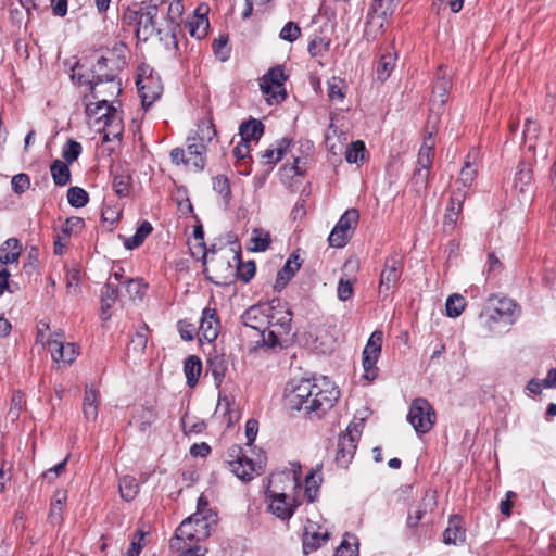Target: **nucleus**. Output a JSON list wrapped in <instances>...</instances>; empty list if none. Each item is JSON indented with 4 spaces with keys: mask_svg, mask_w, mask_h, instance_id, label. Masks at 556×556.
Listing matches in <instances>:
<instances>
[{
    "mask_svg": "<svg viewBox=\"0 0 556 556\" xmlns=\"http://www.w3.org/2000/svg\"><path fill=\"white\" fill-rule=\"evenodd\" d=\"M520 306L505 295L492 294L479 314L480 327L485 334H503L520 316Z\"/></svg>",
    "mask_w": 556,
    "mask_h": 556,
    "instance_id": "1",
    "label": "nucleus"
},
{
    "mask_svg": "<svg viewBox=\"0 0 556 556\" xmlns=\"http://www.w3.org/2000/svg\"><path fill=\"white\" fill-rule=\"evenodd\" d=\"M339 397V390L327 377L316 381L313 396L305 406L306 413H315L318 416L329 410Z\"/></svg>",
    "mask_w": 556,
    "mask_h": 556,
    "instance_id": "2",
    "label": "nucleus"
},
{
    "mask_svg": "<svg viewBox=\"0 0 556 556\" xmlns=\"http://www.w3.org/2000/svg\"><path fill=\"white\" fill-rule=\"evenodd\" d=\"M287 76L282 66H275L270 68L261 79L260 88L268 104H278L285 100L287 92L285 83Z\"/></svg>",
    "mask_w": 556,
    "mask_h": 556,
    "instance_id": "3",
    "label": "nucleus"
},
{
    "mask_svg": "<svg viewBox=\"0 0 556 556\" xmlns=\"http://www.w3.org/2000/svg\"><path fill=\"white\" fill-rule=\"evenodd\" d=\"M435 413L430 403L422 397L415 399L407 414V421L418 434L427 433L434 425Z\"/></svg>",
    "mask_w": 556,
    "mask_h": 556,
    "instance_id": "4",
    "label": "nucleus"
},
{
    "mask_svg": "<svg viewBox=\"0 0 556 556\" xmlns=\"http://www.w3.org/2000/svg\"><path fill=\"white\" fill-rule=\"evenodd\" d=\"M227 465L229 470L240 480L250 481L261 475V466H256L252 459L242 453L239 445H232L228 451Z\"/></svg>",
    "mask_w": 556,
    "mask_h": 556,
    "instance_id": "5",
    "label": "nucleus"
},
{
    "mask_svg": "<svg viewBox=\"0 0 556 556\" xmlns=\"http://www.w3.org/2000/svg\"><path fill=\"white\" fill-rule=\"evenodd\" d=\"M292 313L281 305L277 308V326L274 330L263 331V344L267 348L282 346L289 340Z\"/></svg>",
    "mask_w": 556,
    "mask_h": 556,
    "instance_id": "6",
    "label": "nucleus"
},
{
    "mask_svg": "<svg viewBox=\"0 0 556 556\" xmlns=\"http://www.w3.org/2000/svg\"><path fill=\"white\" fill-rule=\"evenodd\" d=\"M102 83V78L99 76V80L93 83L90 81V89L92 97L97 100L96 103H89L86 105V114L89 118H94L96 123L103 122L104 126H109L116 118V111L111 112L109 98H101V90L97 87Z\"/></svg>",
    "mask_w": 556,
    "mask_h": 556,
    "instance_id": "7",
    "label": "nucleus"
},
{
    "mask_svg": "<svg viewBox=\"0 0 556 556\" xmlns=\"http://www.w3.org/2000/svg\"><path fill=\"white\" fill-rule=\"evenodd\" d=\"M358 219L359 214L357 210L350 208L345 211L328 237L329 244L333 248L344 247L352 237Z\"/></svg>",
    "mask_w": 556,
    "mask_h": 556,
    "instance_id": "8",
    "label": "nucleus"
},
{
    "mask_svg": "<svg viewBox=\"0 0 556 556\" xmlns=\"http://www.w3.org/2000/svg\"><path fill=\"white\" fill-rule=\"evenodd\" d=\"M316 382L309 379H293L289 381L285 389V395L292 408L304 410L315 389Z\"/></svg>",
    "mask_w": 556,
    "mask_h": 556,
    "instance_id": "9",
    "label": "nucleus"
},
{
    "mask_svg": "<svg viewBox=\"0 0 556 556\" xmlns=\"http://www.w3.org/2000/svg\"><path fill=\"white\" fill-rule=\"evenodd\" d=\"M358 438L359 430L355 422H351L346 428V432L339 435L336 451V463L338 466L345 468L352 462Z\"/></svg>",
    "mask_w": 556,
    "mask_h": 556,
    "instance_id": "10",
    "label": "nucleus"
},
{
    "mask_svg": "<svg viewBox=\"0 0 556 556\" xmlns=\"http://www.w3.org/2000/svg\"><path fill=\"white\" fill-rule=\"evenodd\" d=\"M534 189L531 165L526 162H520L513 177V190L518 197L519 202L531 201Z\"/></svg>",
    "mask_w": 556,
    "mask_h": 556,
    "instance_id": "11",
    "label": "nucleus"
},
{
    "mask_svg": "<svg viewBox=\"0 0 556 556\" xmlns=\"http://www.w3.org/2000/svg\"><path fill=\"white\" fill-rule=\"evenodd\" d=\"M136 85L144 109L151 106L163 92L161 78L152 72L149 75L139 74Z\"/></svg>",
    "mask_w": 556,
    "mask_h": 556,
    "instance_id": "12",
    "label": "nucleus"
},
{
    "mask_svg": "<svg viewBox=\"0 0 556 556\" xmlns=\"http://www.w3.org/2000/svg\"><path fill=\"white\" fill-rule=\"evenodd\" d=\"M382 337L381 331H374L363 350V368L366 379L371 380L376 377V363L381 352Z\"/></svg>",
    "mask_w": 556,
    "mask_h": 556,
    "instance_id": "13",
    "label": "nucleus"
},
{
    "mask_svg": "<svg viewBox=\"0 0 556 556\" xmlns=\"http://www.w3.org/2000/svg\"><path fill=\"white\" fill-rule=\"evenodd\" d=\"M403 262L395 255L388 257L384 262L383 269L380 274L379 292L388 295L390 291L397 286L402 271Z\"/></svg>",
    "mask_w": 556,
    "mask_h": 556,
    "instance_id": "14",
    "label": "nucleus"
},
{
    "mask_svg": "<svg viewBox=\"0 0 556 556\" xmlns=\"http://www.w3.org/2000/svg\"><path fill=\"white\" fill-rule=\"evenodd\" d=\"M108 59L101 56L94 68L93 78L91 81L96 83L99 80V76L102 78V83L97 87L101 90V98L105 97L112 101V98L118 96L122 92L121 81L117 80L113 74H102V71L106 67Z\"/></svg>",
    "mask_w": 556,
    "mask_h": 556,
    "instance_id": "15",
    "label": "nucleus"
},
{
    "mask_svg": "<svg viewBox=\"0 0 556 556\" xmlns=\"http://www.w3.org/2000/svg\"><path fill=\"white\" fill-rule=\"evenodd\" d=\"M266 498L269 511L281 520H289L299 505L295 500L288 502L286 493L271 489L266 491Z\"/></svg>",
    "mask_w": 556,
    "mask_h": 556,
    "instance_id": "16",
    "label": "nucleus"
},
{
    "mask_svg": "<svg viewBox=\"0 0 556 556\" xmlns=\"http://www.w3.org/2000/svg\"><path fill=\"white\" fill-rule=\"evenodd\" d=\"M47 344L53 361L56 363L72 364L77 356L75 344L65 343L62 331H55Z\"/></svg>",
    "mask_w": 556,
    "mask_h": 556,
    "instance_id": "17",
    "label": "nucleus"
},
{
    "mask_svg": "<svg viewBox=\"0 0 556 556\" xmlns=\"http://www.w3.org/2000/svg\"><path fill=\"white\" fill-rule=\"evenodd\" d=\"M275 302L276 301L273 300L269 303H260L250 306L241 316L243 325L258 330L262 333L266 323H268V314L274 309Z\"/></svg>",
    "mask_w": 556,
    "mask_h": 556,
    "instance_id": "18",
    "label": "nucleus"
},
{
    "mask_svg": "<svg viewBox=\"0 0 556 556\" xmlns=\"http://www.w3.org/2000/svg\"><path fill=\"white\" fill-rule=\"evenodd\" d=\"M219 328L220 324L216 311L211 307L204 308L199 326L200 340L203 339L210 343L215 341L218 337Z\"/></svg>",
    "mask_w": 556,
    "mask_h": 556,
    "instance_id": "19",
    "label": "nucleus"
},
{
    "mask_svg": "<svg viewBox=\"0 0 556 556\" xmlns=\"http://www.w3.org/2000/svg\"><path fill=\"white\" fill-rule=\"evenodd\" d=\"M452 87L451 79L446 76V73L443 72V67H439L438 77L433 85L432 98H431V109L430 111L433 113L437 111L439 113L440 109L446 103L447 98L446 94Z\"/></svg>",
    "mask_w": 556,
    "mask_h": 556,
    "instance_id": "20",
    "label": "nucleus"
},
{
    "mask_svg": "<svg viewBox=\"0 0 556 556\" xmlns=\"http://www.w3.org/2000/svg\"><path fill=\"white\" fill-rule=\"evenodd\" d=\"M195 532V541L208 538L216 525V514L213 511H195L190 516Z\"/></svg>",
    "mask_w": 556,
    "mask_h": 556,
    "instance_id": "21",
    "label": "nucleus"
},
{
    "mask_svg": "<svg viewBox=\"0 0 556 556\" xmlns=\"http://www.w3.org/2000/svg\"><path fill=\"white\" fill-rule=\"evenodd\" d=\"M437 506V492L427 490L421 503L415 508H409L406 525L409 528H416L428 510H433Z\"/></svg>",
    "mask_w": 556,
    "mask_h": 556,
    "instance_id": "22",
    "label": "nucleus"
},
{
    "mask_svg": "<svg viewBox=\"0 0 556 556\" xmlns=\"http://www.w3.org/2000/svg\"><path fill=\"white\" fill-rule=\"evenodd\" d=\"M193 541H195L194 525L188 517L177 528L175 535L169 541V547L173 551H181Z\"/></svg>",
    "mask_w": 556,
    "mask_h": 556,
    "instance_id": "23",
    "label": "nucleus"
},
{
    "mask_svg": "<svg viewBox=\"0 0 556 556\" xmlns=\"http://www.w3.org/2000/svg\"><path fill=\"white\" fill-rule=\"evenodd\" d=\"M466 541V530L464 520L458 515H453L448 519L446 529L443 532V542L446 545H460Z\"/></svg>",
    "mask_w": 556,
    "mask_h": 556,
    "instance_id": "24",
    "label": "nucleus"
},
{
    "mask_svg": "<svg viewBox=\"0 0 556 556\" xmlns=\"http://www.w3.org/2000/svg\"><path fill=\"white\" fill-rule=\"evenodd\" d=\"M157 7L154 4L148 5L144 11L140 13L137 27V36L147 40L155 31Z\"/></svg>",
    "mask_w": 556,
    "mask_h": 556,
    "instance_id": "25",
    "label": "nucleus"
},
{
    "mask_svg": "<svg viewBox=\"0 0 556 556\" xmlns=\"http://www.w3.org/2000/svg\"><path fill=\"white\" fill-rule=\"evenodd\" d=\"M192 139L193 138L190 136L187 138V165L194 167L197 170H201L205 166L206 147L203 143Z\"/></svg>",
    "mask_w": 556,
    "mask_h": 556,
    "instance_id": "26",
    "label": "nucleus"
},
{
    "mask_svg": "<svg viewBox=\"0 0 556 556\" xmlns=\"http://www.w3.org/2000/svg\"><path fill=\"white\" fill-rule=\"evenodd\" d=\"M200 11L201 7L197 9L193 16H191L186 23V27L188 28L190 36L198 40L203 39L207 35L210 28L206 12L200 13Z\"/></svg>",
    "mask_w": 556,
    "mask_h": 556,
    "instance_id": "27",
    "label": "nucleus"
},
{
    "mask_svg": "<svg viewBox=\"0 0 556 556\" xmlns=\"http://www.w3.org/2000/svg\"><path fill=\"white\" fill-rule=\"evenodd\" d=\"M300 267L301 263L299 262V257L294 254L290 255L283 267L277 273V278L274 286L275 290L280 292L292 279Z\"/></svg>",
    "mask_w": 556,
    "mask_h": 556,
    "instance_id": "28",
    "label": "nucleus"
},
{
    "mask_svg": "<svg viewBox=\"0 0 556 556\" xmlns=\"http://www.w3.org/2000/svg\"><path fill=\"white\" fill-rule=\"evenodd\" d=\"M231 252L229 251V255H218L211 260L213 270L218 274V278L223 279V281H216V283H226V280L232 276H235V263L231 260Z\"/></svg>",
    "mask_w": 556,
    "mask_h": 556,
    "instance_id": "29",
    "label": "nucleus"
},
{
    "mask_svg": "<svg viewBox=\"0 0 556 556\" xmlns=\"http://www.w3.org/2000/svg\"><path fill=\"white\" fill-rule=\"evenodd\" d=\"M118 298V287L114 281L108 280L101 291V318L109 320L111 318L110 309Z\"/></svg>",
    "mask_w": 556,
    "mask_h": 556,
    "instance_id": "30",
    "label": "nucleus"
},
{
    "mask_svg": "<svg viewBox=\"0 0 556 556\" xmlns=\"http://www.w3.org/2000/svg\"><path fill=\"white\" fill-rule=\"evenodd\" d=\"M22 252L21 242L10 238L0 245V264L7 265L17 262Z\"/></svg>",
    "mask_w": 556,
    "mask_h": 556,
    "instance_id": "31",
    "label": "nucleus"
},
{
    "mask_svg": "<svg viewBox=\"0 0 556 556\" xmlns=\"http://www.w3.org/2000/svg\"><path fill=\"white\" fill-rule=\"evenodd\" d=\"M98 391L91 386H86L83 403V414L84 417L89 421H94L98 417Z\"/></svg>",
    "mask_w": 556,
    "mask_h": 556,
    "instance_id": "32",
    "label": "nucleus"
},
{
    "mask_svg": "<svg viewBox=\"0 0 556 556\" xmlns=\"http://www.w3.org/2000/svg\"><path fill=\"white\" fill-rule=\"evenodd\" d=\"M433 149L434 139L432 137V132H429L419 150L417 157V168H424L427 170L430 169L434 156Z\"/></svg>",
    "mask_w": 556,
    "mask_h": 556,
    "instance_id": "33",
    "label": "nucleus"
},
{
    "mask_svg": "<svg viewBox=\"0 0 556 556\" xmlns=\"http://www.w3.org/2000/svg\"><path fill=\"white\" fill-rule=\"evenodd\" d=\"M231 260L235 263V276L243 282H249L255 275V263L253 261L242 263L238 252H231Z\"/></svg>",
    "mask_w": 556,
    "mask_h": 556,
    "instance_id": "34",
    "label": "nucleus"
},
{
    "mask_svg": "<svg viewBox=\"0 0 556 556\" xmlns=\"http://www.w3.org/2000/svg\"><path fill=\"white\" fill-rule=\"evenodd\" d=\"M264 132V125L261 121L250 119L248 122H243L239 127V134L241 136V140L245 142H250L251 140H258Z\"/></svg>",
    "mask_w": 556,
    "mask_h": 556,
    "instance_id": "35",
    "label": "nucleus"
},
{
    "mask_svg": "<svg viewBox=\"0 0 556 556\" xmlns=\"http://www.w3.org/2000/svg\"><path fill=\"white\" fill-rule=\"evenodd\" d=\"M202 371V362L195 355H190L186 358L184 365V372L186 375L187 384L194 387L199 380Z\"/></svg>",
    "mask_w": 556,
    "mask_h": 556,
    "instance_id": "36",
    "label": "nucleus"
},
{
    "mask_svg": "<svg viewBox=\"0 0 556 556\" xmlns=\"http://www.w3.org/2000/svg\"><path fill=\"white\" fill-rule=\"evenodd\" d=\"M215 135L216 130L213 122L211 119H203L198 124L197 130L190 137L193 138L192 140H197L207 147V143L212 141Z\"/></svg>",
    "mask_w": 556,
    "mask_h": 556,
    "instance_id": "37",
    "label": "nucleus"
},
{
    "mask_svg": "<svg viewBox=\"0 0 556 556\" xmlns=\"http://www.w3.org/2000/svg\"><path fill=\"white\" fill-rule=\"evenodd\" d=\"M152 225L144 220L136 230L135 235L124 240V247L127 250H134L142 244L144 239L152 232Z\"/></svg>",
    "mask_w": 556,
    "mask_h": 556,
    "instance_id": "38",
    "label": "nucleus"
},
{
    "mask_svg": "<svg viewBox=\"0 0 556 556\" xmlns=\"http://www.w3.org/2000/svg\"><path fill=\"white\" fill-rule=\"evenodd\" d=\"M118 490L121 497L126 502H130L137 496L139 484L135 477L124 476L119 479Z\"/></svg>",
    "mask_w": 556,
    "mask_h": 556,
    "instance_id": "39",
    "label": "nucleus"
},
{
    "mask_svg": "<svg viewBox=\"0 0 556 556\" xmlns=\"http://www.w3.org/2000/svg\"><path fill=\"white\" fill-rule=\"evenodd\" d=\"M465 198V193L457 192L451 197L450 205L447 207V213L445 215L444 226L450 227L451 229L454 227L457 220V215L462 210V202Z\"/></svg>",
    "mask_w": 556,
    "mask_h": 556,
    "instance_id": "40",
    "label": "nucleus"
},
{
    "mask_svg": "<svg viewBox=\"0 0 556 556\" xmlns=\"http://www.w3.org/2000/svg\"><path fill=\"white\" fill-rule=\"evenodd\" d=\"M321 482L320 467L312 469L305 478V495L308 502H314L317 497L319 484Z\"/></svg>",
    "mask_w": 556,
    "mask_h": 556,
    "instance_id": "41",
    "label": "nucleus"
},
{
    "mask_svg": "<svg viewBox=\"0 0 556 556\" xmlns=\"http://www.w3.org/2000/svg\"><path fill=\"white\" fill-rule=\"evenodd\" d=\"M52 179L56 186H65L71 179L68 165L60 160L52 162L50 166Z\"/></svg>",
    "mask_w": 556,
    "mask_h": 556,
    "instance_id": "42",
    "label": "nucleus"
},
{
    "mask_svg": "<svg viewBox=\"0 0 556 556\" xmlns=\"http://www.w3.org/2000/svg\"><path fill=\"white\" fill-rule=\"evenodd\" d=\"M131 177L128 173L122 170L115 173L112 181V187L115 193L123 198L128 197L130 191Z\"/></svg>",
    "mask_w": 556,
    "mask_h": 556,
    "instance_id": "43",
    "label": "nucleus"
},
{
    "mask_svg": "<svg viewBox=\"0 0 556 556\" xmlns=\"http://www.w3.org/2000/svg\"><path fill=\"white\" fill-rule=\"evenodd\" d=\"M270 242L269 232L263 229H254L250 239V250L253 252H264L269 248Z\"/></svg>",
    "mask_w": 556,
    "mask_h": 556,
    "instance_id": "44",
    "label": "nucleus"
},
{
    "mask_svg": "<svg viewBox=\"0 0 556 556\" xmlns=\"http://www.w3.org/2000/svg\"><path fill=\"white\" fill-rule=\"evenodd\" d=\"M329 539L327 532L320 533H308L306 532L303 540V552L309 554L324 545Z\"/></svg>",
    "mask_w": 556,
    "mask_h": 556,
    "instance_id": "45",
    "label": "nucleus"
},
{
    "mask_svg": "<svg viewBox=\"0 0 556 556\" xmlns=\"http://www.w3.org/2000/svg\"><path fill=\"white\" fill-rule=\"evenodd\" d=\"M465 306H466L465 299L458 293H453L446 299V303H445L446 315L448 317L456 318L463 313V311L465 309Z\"/></svg>",
    "mask_w": 556,
    "mask_h": 556,
    "instance_id": "46",
    "label": "nucleus"
},
{
    "mask_svg": "<svg viewBox=\"0 0 556 556\" xmlns=\"http://www.w3.org/2000/svg\"><path fill=\"white\" fill-rule=\"evenodd\" d=\"M399 0H374L372 11L381 18L390 17L397 8Z\"/></svg>",
    "mask_w": 556,
    "mask_h": 556,
    "instance_id": "47",
    "label": "nucleus"
},
{
    "mask_svg": "<svg viewBox=\"0 0 556 556\" xmlns=\"http://www.w3.org/2000/svg\"><path fill=\"white\" fill-rule=\"evenodd\" d=\"M147 330L148 328L144 326L136 332L129 342L128 353L141 354L146 350L148 343Z\"/></svg>",
    "mask_w": 556,
    "mask_h": 556,
    "instance_id": "48",
    "label": "nucleus"
},
{
    "mask_svg": "<svg viewBox=\"0 0 556 556\" xmlns=\"http://www.w3.org/2000/svg\"><path fill=\"white\" fill-rule=\"evenodd\" d=\"M88 193L79 187H71L67 190V201L74 207H84L88 203Z\"/></svg>",
    "mask_w": 556,
    "mask_h": 556,
    "instance_id": "49",
    "label": "nucleus"
},
{
    "mask_svg": "<svg viewBox=\"0 0 556 556\" xmlns=\"http://www.w3.org/2000/svg\"><path fill=\"white\" fill-rule=\"evenodd\" d=\"M66 500V494L64 492H56L53 501L50 506L49 518L52 523L60 522L62 519V508L63 503Z\"/></svg>",
    "mask_w": 556,
    "mask_h": 556,
    "instance_id": "50",
    "label": "nucleus"
},
{
    "mask_svg": "<svg viewBox=\"0 0 556 556\" xmlns=\"http://www.w3.org/2000/svg\"><path fill=\"white\" fill-rule=\"evenodd\" d=\"M394 68V56L392 54H384L378 62L377 77L379 80L384 81Z\"/></svg>",
    "mask_w": 556,
    "mask_h": 556,
    "instance_id": "51",
    "label": "nucleus"
},
{
    "mask_svg": "<svg viewBox=\"0 0 556 556\" xmlns=\"http://www.w3.org/2000/svg\"><path fill=\"white\" fill-rule=\"evenodd\" d=\"M341 84L342 81L337 77H332L328 81L327 93L329 100L333 103H341L345 98V93L343 92L342 87L340 86Z\"/></svg>",
    "mask_w": 556,
    "mask_h": 556,
    "instance_id": "52",
    "label": "nucleus"
},
{
    "mask_svg": "<svg viewBox=\"0 0 556 556\" xmlns=\"http://www.w3.org/2000/svg\"><path fill=\"white\" fill-rule=\"evenodd\" d=\"M429 170L416 168L413 174L412 185L416 193L424 192L428 187Z\"/></svg>",
    "mask_w": 556,
    "mask_h": 556,
    "instance_id": "53",
    "label": "nucleus"
},
{
    "mask_svg": "<svg viewBox=\"0 0 556 556\" xmlns=\"http://www.w3.org/2000/svg\"><path fill=\"white\" fill-rule=\"evenodd\" d=\"M213 189L222 195L225 203H228L230 200L231 191L229 186V180L226 176L218 175L213 178Z\"/></svg>",
    "mask_w": 556,
    "mask_h": 556,
    "instance_id": "54",
    "label": "nucleus"
},
{
    "mask_svg": "<svg viewBox=\"0 0 556 556\" xmlns=\"http://www.w3.org/2000/svg\"><path fill=\"white\" fill-rule=\"evenodd\" d=\"M81 153V144L73 139H68L62 149V156L67 163L76 161Z\"/></svg>",
    "mask_w": 556,
    "mask_h": 556,
    "instance_id": "55",
    "label": "nucleus"
},
{
    "mask_svg": "<svg viewBox=\"0 0 556 556\" xmlns=\"http://www.w3.org/2000/svg\"><path fill=\"white\" fill-rule=\"evenodd\" d=\"M228 36L222 35L213 41V50L217 59L226 62L229 59V50L227 49Z\"/></svg>",
    "mask_w": 556,
    "mask_h": 556,
    "instance_id": "56",
    "label": "nucleus"
},
{
    "mask_svg": "<svg viewBox=\"0 0 556 556\" xmlns=\"http://www.w3.org/2000/svg\"><path fill=\"white\" fill-rule=\"evenodd\" d=\"M365 144L362 141H355L346 150L345 159L349 163H357L364 159Z\"/></svg>",
    "mask_w": 556,
    "mask_h": 556,
    "instance_id": "57",
    "label": "nucleus"
},
{
    "mask_svg": "<svg viewBox=\"0 0 556 556\" xmlns=\"http://www.w3.org/2000/svg\"><path fill=\"white\" fill-rule=\"evenodd\" d=\"M125 290L131 301L141 300L146 291V286L140 280L129 279Z\"/></svg>",
    "mask_w": 556,
    "mask_h": 556,
    "instance_id": "58",
    "label": "nucleus"
},
{
    "mask_svg": "<svg viewBox=\"0 0 556 556\" xmlns=\"http://www.w3.org/2000/svg\"><path fill=\"white\" fill-rule=\"evenodd\" d=\"M300 34L301 29L298 24L288 22L280 30L279 37L285 41L293 42L299 38Z\"/></svg>",
    "mask_w": 556,
    "mask_h": 556,
    "instance_id": "59",
    "label": "nucleus"
},
{
    "mask_svg": "<svg viewBox=\"0 0 556 556\" xmlns=\"http://www.w3.org/2000/svg\"><path fill=\"white\" fill-rule=\"evenodd\" d=\"M12 189L15 193L22 194L24 193L30 186L29 176L26 174H17L12 177L11 180Z\"/></svg>",
    "mask_w": 556,
    "mask_h": 556,
    "instance_id": "60",
    "label": "nucleus"
},
{
    "mask_svg": "<svg viewBox=\"0 0 556 556\" xmlns=\"http://www.w3.org/2000/svg\"><path fill=\"white\" fill-rule=\"evenodd\" d=\"M476 175H477L476 168L472 165H470L469 162H466L465 166L460 170L458 181L464 187H470L472 181L476 178Z\"/></svg>",
    "mask_w": 556,
    "mask_h": 556,
    "instance_id": "61",
    "label": "nucleus"
},
{
    "mask_svg": "<svg viewBox=\"0 0 556 556\" xmlns=\"http://www.w3.org/2000/svg\"><path fill=\"white\" fill-rule=\"evenodd\" d=\"M329 49V41L324 38H315L308 45V52L312 56H317Z\"/></svg>",
    "mask_w": 556,
    "mask_h": 556,
    "instance_id": "62",
    "label": "nucleus"
},
{
    "mask_svg": "<svg viewBox=\"0 0 556 556\" xmlns=\"http://www.w3.org/2000/svg\"><path fill=\"white\" fill-rule=\"evenodd\" d=\"M337 294L339 300L348 301L353 294V283L341 278L338 282Z\"/></svg>",
    "mask_w": 556,
    "mask_h": 556,
    "instance_id": "63",
    "label": "nucleus"
},
{
    "mask_svg": "<svg viewBox=\"0 0 556 556\" xmlns=\"http://www.w3.org/2000/svg\"><path fill=\"white\" fill-rule=\"evenodd\" d=\"M333 556H357V546L344 539L337 547Z\"/></svg>",
    "mask_w": 556,
    "mask_h": 556,
    "instance_id": "64",
    "label": "nucleus"
}]
</instances>
